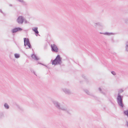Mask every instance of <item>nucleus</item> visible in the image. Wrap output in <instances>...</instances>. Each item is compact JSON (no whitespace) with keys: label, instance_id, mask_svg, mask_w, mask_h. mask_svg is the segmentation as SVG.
<instances>
[{"label":"nucleus","instance_id":"nucleus-5","mask_svg":"<svg viewBox=\"0 0 128 128\" xmlns=\"http://www.w3.org/2000/svg\"><path fill=\"white\" fill-rule=\"evenodd\" d=\"M51 50L53 52H58V48L57 46L54 44H52L50 45Z\"/></svg>","mask_w":128,"mask_h":128},{"label":"nucleus","instance_id":"nucleus-17","mask_svg":"<svg viewBox=\"0 0 128 128\" xmlns=\"http://www.w3.org/2000/svg\"><path fill=\"white\" fill-rule=\"evenodd\" d=\"M4 115L3 112H0V118H2L4 117Z\"/></svg>","mask_w":128,"mask_h":128},{"label":"nucleus","instance_id":"nucleus-29","mask_svg":"<svg viewBox=\"0 0 128 128\" xmlns=\"http://www.w3.org/2000/svg\"><path fill=\"white\" fill-rule=\"evenodd\" d=\"M100 34H104V33H102V32H100Z\"/></svg>","mask_w":128,"mask_h":128},{"label":"nucleus","instance_id":"nucleus-2","mask_svg":"<svg viewBox=\"0 0 128 128\" xmlns=\"http://www.w3.org/2000/svg\"><path fill=\"white\" fill-rule=\"evenodd\" d=\"M52 61V65H56L58 64H60L62 63V58L60 55H58L56 58Z\"/></svg>","mask_w":128,"mask_h":128},{"label":"nucleus","instance_id":"nucleus-28","mask_svg":"<svg viewBox=\"0 0 128 128\" xmlns=\"http://www.w3.org/2000/svg\"><path fill=\"white\" fill-rule=\"evenodd\" d=\"M9 6H12V5L10 4H9Z\"/></svg>","mask_w":128,"mask_h":128},{"label":"nucleus","instance_id":"nucleus-18","mask_svg":"<svg viewBox=\"0 0 128 128\" xmlns=\"http://www.w3.org/2000/svg\"><path fill=\"white\" fill-rule=\"evenodd\" d=\"M124 91V90L122 89H120L118 91V95L119 94L120 95V94L122 92Z\"/></svg>","mask_w":128,"mask_h":128},{"label":"nucleus","instance_id":"nucleus-24","mask_svg":"<svg viewBox=\"0 0 128 128\" xmlns=\"http://www.w3.org/2000/svg\"><path fill=\"white\" fill-rule=\"evenodd\" d=\"M111 73L114 75H115L116 74V73L114 71L111 72Z\"/></svg>","mask_w":128,"mask_h":128},{"label":"nucleus","instance_id":"nucleus-12","mask_svg":"<svg viewBox=\"0 0 128 128\" xmlns=\"http://www.w3.org/2000/svg\"><path fill=\"white\" fill-rule=\"evenodd\" d=\"M116 34V33H114L112 32L109 33L108 32H106L104 33V34L108 36H110L111 35H114Z\"/></svg>","mask_w":128,"mask_h":128},{"label":"nucleus","instance_id":"nucleus-9","mask_svg":"<svg viewBox=\"0 0 128 128\" xmlns=\"http://www.w3.org/2000/svg\"><path fill=\"white\" fill-rule=\"evenodd\" d=\"M84 91L87 94L91 96L94 98H95V96H94L92 93L90 92L87 89H85L84 90Z\"/></svg>","mask_w":128,"mask_h":128},{"label":"nucleus","instance_id":"nucleus-15","mask_svg":"<svg viewBox=\"0 0 128 128\" xmlns=\"http://www.w3.org/2000/svg\"><path fill=\"white\" fill-rule=\"evenodd\" d=\"M94 26H102V24L99 22H98L94 24Z\"/></svg>","mask_w":128,"mask_h":128},{"label":"nucleus","instance_id":"nucleus-22","mask_svg":"<svg viewBox=\"0 0 128 128\" xmlns=\"http://www.w3.org/2000/svg\"><path fill=\"white\" fill-rule=\"evenodd\" d=\"M82 76L83 78L86 80L87 81V79L86 77V76L84 75H82Z\"/></svg>","mask_w":128,"mask_h":128},{"label":"nucleus","instance_id":"nucleus-3","mask_svg":"<svg viewBox=\"0 0 128 128\" xmlns=\"http://www.w3.org/2000/svg\"><path fill=\"white\" fill-rule=\"evenodd\" d=\"M123 96L119 94L117 98V101L118 106L121 108H123L124 105L123 102Z\"/></svg>","mask_w":128,"mask_h":128},{"label":"nucleus","instance_id":"nucleus-21","mask_svg":"<svg viewBox=\"0 0 128 128\" xmlns=\"http://www.w3.org/2000/svg\"><path fill=\"white\" fill-rule=\"evenodd\" d=\"M100 92L102 94H103L104 95H105V94L102 91V90L101 88H98Z\"/></svg>","mask_w":128,"mask_h":128},{"label":"nucleus","instance_id":"nucleus-6","mask_svg":"<svg viewBox=\"0 0 128 128\" xmlns=\"http://www.w3.org/2000/svg\"><path fill=\"white\" fill-rule=\"evenodd\" d=\"M24 18L22 16H19L17 19V22L19 24H22L23 22Z\"/></svg>","mask_w":128,"mask_h":128},{"label":"nucleus","instance_id":"nucleus-25","mask_svg":"<svg viewBox=\"0 0 128 128\" xmlns=\"http://www.w3.org/2000/svg\"><path fill=\"white\" fill-rule=\"evenodd\" d=\"M32 72H33L34 74H35V75L36 76H37V75H36V72L34 71L33 70L32 71Z\"/></svg>","mask_w":128,"mask_h":128},{"label":"nucleus","instance_id":"nucleus-13","mask_svg":"<svg viewBox=\"0 0 128 128\" xmlns=\"http://www.w3.org/2000/svg\"><path fill=\"white\" fill-rule=\"evenodd\" d=\"M17 1L21 3L22 4L24 5H26V2L24 1V0H16Z\"/></svg>","mask_w":128,"mask_h":128},{"label":"nucleus","instance_id":"nucleus-23","mask_svg":"<svg viewBox=\"0 0 128 128\" xmlns=\"http://www.w3.org/2000/svg\"><path fill=\"white\" fill-rule=\"evenodd\" d=\"M17 107L18 108V109H20V110H22V108L20 106H19L18 105H17Z\"/></svg>","mask_w":128,"mask_h":128},{"label":"nucleus","instance_id":"nucleus-7","mask_svg":"<svg viewBox=\"0 0 128 128\" xmlns=\"http://www.w3.org/2000/svg\"><path fill=\"white\" fill-rule=\"evenodd\" d=\"M22 29L20 27L15 28L11 30V32L12 33H16L17 32L21 31Z\"/></svg>","mask_w":128,"mask_h":128},{"label":"nucleus","instance_id":"nucleus-27","mask_svg":"<svg viewBox=\"0 0 128 128\" xmlns=\"http://www.w3.org/2000/svg\"><path fill=\"white\" fill-rule=\"evenodd\" d=\"M126 125L128 127V122L127 121L126 122Z\"/></svg>","mask_w":128,"mask_h":128},{"label":"nucleus","instance_id":"nucleus-11","mask_svg":"<svg viewBox=\"0 0 128 128\" xmlns=\"http://www.w3.org/2000/svg\"><path fill=\"white\" fill-rule=\"evenodd\" d=\"M31 56L33 59L35 60H38L39 59L34 54H32Z\"/></svg>","mask_w":128,"mask_h":128},{"label":"nucleus","instance_id":"nucleus-1","mask_svg":"<svg viewBox=\"0 0 128 128\" xmlns=\"http://www.w3.org/2000/svg\"><path fill=\"white\" fill-rule=\"evenodd\" d=\"M52 102L55 106L57 109L64 111L69 115L71 114V110L66 106H60V103L57 101L53 100Z\"/></svg>","mask_w":128,"mask_h":128},{"label":"nucleus","instance_id":"nucleus-10","mask_svg":"<svg viewBox=\"0 0 128 128\" xmlns=\"http://www.w3.org/2000/svg\"><path fill=\"white\" fill-rule=\"evenodd\" d=\"M38 28L37 27H34V28H32V30L35 32L36 35L37 36L38 35H37V34H38Z\"/></svg>","mask_w":128,"mask_h":128},{"label":"nucleus","instance_id":"nucleus-19","mask_svg":"<svg viewBox=\"0 0 128 128\" xmlns=\"http://www.w3.org/2000/svg\"><path fill=\"white\" fill-rule=\"evenodd\" d=\"M14 55L15 57L16 58H18L20 57V55L19 54H15Z\"/></svg>","mask_w":128,"mask_h":128},{"label":"nucleus","instance_id":"nucleus-16","mask_svg":"<svg viewBox=\"0 0 128 128\" xmlns=\"http://www.w3.org/2000/svg\"><path fill=\"white\" fill-rule=\"evenodd\" d=\"M126 50L128 52V42H126Z\"/></svg>","mask_w":128,"mask_h":128},{"label":"nucleus","instance_id":"nucleus-14","mask_svg":"<svg viewBox=\"0 0 128 128\" xmlns=\"http://www.w3.org/2000/svg\"><path fill=\"white\" fill-rule=\"evenodd\" d=\"M4 106L5 108L6 109H8L9 108V106L6 103H5L4 104Z\"/></svg>","mask_w":128,"mask_h":128},{"label":"nucleus","instance_id":"nucleus-20","mask_svg":"<svg viewBox=\"0 0 128 128\" xmlns=\"http://www.w3.org/2000/svg\"><path fill=\"white\" fill-rule=\"evenodd\" d=\"M124 113L128 117V110L124 111Z\"/></svg>","mask_w":128,"mask_h":128},{"label":"nucleus","instance_id":"nucleus-8","mask_svg":"<svg viewBox=\"0 0 128 128\" xmlns=\"http://www.w3.org/2000/svg\"><path fill=\"white\" fill-rule=\"evenodd\" d=\"M66 94H71L70 91L68 89L64 88L61 89Z\"/></svg>","mask_w":128,"mask_h":128},{"label":"nucleus","instance_id":"nucleus-26","mask_svg":"<svg viewBox=\"0 0 128 128\" xmlns=\"http://www.w3.org/2000/svg\"><path fill=\"white\" fill-rule=\"evenodd\" d=\"M0 12L1 13H2V14H4V13L3 12L2 10H0Z\"/></svg>","mask_w":128,"mask_h":128},{"label":"nucleus","instance_id":"nucleus-4","mask_svg":"<svg viewBox=\"0 0 128 128\" xmlns=\"http://www.w3.org/2000/svg\"><path fill=\"white\" fill-rule=\"evenodd\" d=\"M24 46L26 47V49H28V48H32L28 38H24Z\"/></svg>","mask_w":128,"mask_h":128}]
</instances>
